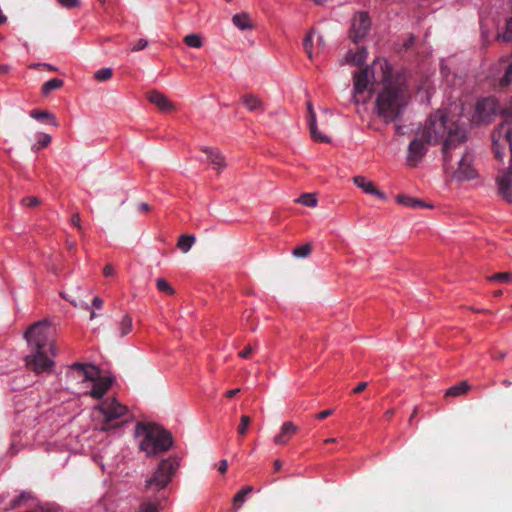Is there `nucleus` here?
I'll return each instance as SVG.
<instances>
[{"label": "nucleus", "mask_w": 512, "mask_h": 512, "mask_svg": "<svg viewBox=\"0 0 512 512\" xmlns=\"http://www.w3.org/2000/svg\"><path fill=\"white\" fill-rule=\"evenodd\" d=\"M148 46V41L145 39H139L137 40L132 46H131V52H137L140 50L145 49Z\"/></svg>", "instance_id": "58836bf2"}, {"label": "nucleus", "mask_w": 512, "mask_h": 512, "mask_svg": "<svg viewBox=\"0 0 512 512\" xmlns=\"http://www.w3.org/2000/svg\"><path fill=\"white\" fill-rule=\"evenodd\" d=\"M489 281L500 282V283H511L512 273L511 272H499L488 277Z\"/></svg>", "instance_id": "473e14b6"}, {"label": "nucleus", "mask_w": 512, "mask_h": 512, "mask_svg": "<svg viewBox=\"0 0 512 512\" xmlns=\"http://www.w3.org/2000/svg\"><path fill=\"white\" fill-rule=\"evenodd\" d=\"M103 416L101 431H108L110 429L119 428L124 421L116 422L115 420L124 417L128 413V408L119 403L115 398H107L103 400L97 407Z\"/></svg>", "instance_id": "6e6552de"}, {"label": "nucleus", "mask_w": 512, "mask_h": 512, "mask_svg": "<svg viewBox=\"0 0 512 512\" xmlns=\"http://www.w3.org/2000/svg\"><path fill=\"white\" fill-rule=\"evenodd\" d=\"M132 331V318L129 315H124L119 323V336L123 337Z\"/></svg>", "instance_id": "c85d7f7f"}, {"label": "nucleus", "mask_w": 512, "mask_h": 512, "mask_svg": "<svg viewBox=\"0 0 512 512\" xmlns=\"http://www.w3.org/2000/svg\"><path fill=\"white\" fill-rule=\"evenodd\" d=\"M147 99L163 112H170L175 110L174 103L159 91L154 90L149 92L147 94Z\"/></svg>", "instance_id": "f8f14e48"}, {"label": "nucleus", "mask_w": 512, "mask_h": 512, "mask_svg": "<svg viewBox=\"0 0 512 512\" xmlns=\"http://www.w3.org/2000/svg\"><path fill=\"white\" fill-rule=\"evenodd\" d=\"M310 253L311 246L309 244L301 245L293 251V255L299 258L307 257Z\"/></svg>", "instance_id": "e433bc0d"}, {"label": "nucleus", "mask_w": 512, "mask_h": 512, "mask_svg": "<svg viewBox=\"0 0 512 512\" xmlns=\"http://www.w3.org/2000/svg\"><path fill=\"white\" fill-rule=\"evenodd\" d=\"M30 497V494L29 493H26V492H23L21 493L17 498H15L13 501H12V507L13 508H17L19 507L23 501H25L26 499H28Z\"/></svg>", "instance_id": "ea45409f"}, {"label": "nucleus", "mask_w": 512, "mask_h": 512, "mask_svg": "<svg viewBox=\"0 0 512 512\" xmlns=\"http://www.w3.org/2000/svg\"><path fill=\"white\" fill-rule=\"evenodd\" d=\"M113 76V70L111 68H101L95 72L94 78L97 81H107Z\"/></svg>", "instance_id": "f704fd0d"}, {"label": "nucleus", "mask_w": 512, "mask_h": 512, "mask_svg": "<svg viewBox=\"0 0 512 512\" xmlns=\"http://www.w3.org/2000/svg\"><path fill=\"white\" fill-rule=\"evenodd\" d=\"M252 422V419L248 415H242L240 419V423L237 427V434L240 438H243L248 431V428Z\"/></svg>", "instance_id": "c756f323"}, {"label": "nucleus", "mask_w": 512, "mask_h": 512, "mask_svg": "<svg viewBox=\"0 0 512 512\" xmlns=\"http://www.w3.org/2000/svg\"><path fill=\"white\" fill-rule=\"evenodd\" d=\"M10 70V67L8 65L2 64L0 65V74H6Z\"/></svg>", "instance_id": "4d7b16f0"}, {"label": "nucleus", "mask_w": 512, "mask_h": 512, "mask_svg": "<svg viewBox=\"0 0 512 512\" xmlns=\"http://www.w3.org/2000/svg\"><path fill=\"white\" fill-rule=\"evenodd\" d=\"M150 210H151V207H150V205H149V204H147V203L142 202V203H140V204L138 205V211H139V212H148V211H150Z\"/></svg>", "instance_id": "864d4df0"}, {"label": "nucleus", "mask_w": 512, "mask_h": 512, "mask_svg": "<svg viewBox=\"0 0 512 512\" xmlns=\"http://www.w3.org/2000/svg\"><path fill=\"white\" fill-rule=\"evenodd\" d=\"M195 241H196V238L194 235L184 234L179 237L178 242H177V247L183 253H187L191 249V247L193 246Z\"/></svg>", "instance_id": "393cba45"}, {"label": "nucleus", "mask_w": 512, "mask_h": 512, "mask_svg": "<svg viewBox=\"0 0 512 512\" xmlns=\"http://www.w3.org/2000/svg\"><path fill=\"white\" fill-rule=\"evenodd\" d=\"M336 442V439L335 438H328L325 440V443L328 444V443H334Z\"/></svg>", "instance_id": "69168bd1"}, {"label": "nucleus", "mask_w": 512, "mask_h": 512, "mask_svg": "<svg viewBox=\"0 0 512 512\" xmlns=\"http://www.w3.org/2000/svg\"><path fill=\"white\" fill-rule=\"evenodd\" d=\"M381 81L380 67H374V62L371 66H367L354 74V101L355 103L364 102L361 95L366 91H371L374 82Z\"/></svg>", "instance_id": "1a4fd4ad"}, {"label": "nucleus", "mask_w": 512, "mask_h": 512, "mask_svg": "<svg viewBox=\"0 0 512 512\" xmlns=\"http://www.w3.org/2000/svg\"><path fill=\"white\" fill-rule=\"evenodd\" d=\"M415 42V37L410 35L408 39L404 42V46L406 49L410 48Z\"/></svg>", "instance_id": "5fc2aeb1"}, {"label": "nucleus", "mask_w": 512, "mask_h": 512, "mask_svg": "<svg viewBox=\"0 0 512 512\" xmlns=\"http://www.w3.org/2000/svg\"><path fill=\"white\" fill-rule=\"evenodd\" d=\"M397 202L399 204L404 205V206L415 208V209H420V208L428 207V205H426L421 200L416 199V198H412V197L406 196V195H398L397 196Z\"/></svg>", "instance_id": "412c9836"}, {"label": "nucleus", "mask_w": 512, "mask_h": 512, "mask_svg": "<svg viewBox=\"0 0 512 512\" xmlns=\"http://www.w3.org/2000/svg\"><path fill=\"white\" fill-rule=\"evenodd\" d=\"M307 110H308L309 130H310V134H311V137L313 138V140H315L317 142H321V143L329 142L330 139L318 131L317 122H316V114H315V111H314V108H313V105L311 102L307 103Z\"/></svg>", "instance_id": "ddd939ff"}, {"label": "nucleus", "mask_w": 512, "mask_h": 512, "mask_svg": "<svg viewBox=\"0 0 512 512\" xmlns=\"http://www.w3.org/2000/svg\"><path fill=\"white\" fill-rule=\"evenodd\" d=\"M30 116L38 121L50 120L52 125H58L55 116L47 111L32 110Z\"/></svg>", "instance_id": "cd10ccee"}, {"label": "nucleus", "mask_w": 512, "mask_h": 512, "mask_svg": "<svg viewBox=\"0 0 512 512\" xmlns=\"http://www.w3.org/2000/svg\"><path fill=\"white\" fill-rule=\"evenodd\" d=\"M506 356V353L503 351H495L492 353V358L496 360H502Z\"/></svg>", "instance_id": "603ef678"}, {"label": "nucleus", "mask_w": 512, "mask_h": 512, "mask_svg": "<svg viewBox=\"0 0 512 512\" xmlns=\"http://www.w3.org/2000/svg\"><path fill=\"white\" fill-rule=\"evenodd\" d=\"M136 434L143 437L139 447L147 456L166 452L173 444L170 432L154 423H137Z\"/></svg>", "instance_id": "423d86ee"}, {"label": "nucleus", "mask_w": 512, "mask_h": 512, "mask_svg": "<svg viewBox=\"0 0 512 512\" xmlns=\"http://www.w3.org/2000/svg\"><path fill=\"white\" fill-rule=\"evenodd\" d=\"M253 487L252 486H246L243 489H241L232 499V506H233V512H237L243 503L246 501V497L252 493Z\"/></svg>", "instance_id": "aec40b11"}, {"label": "nucleus", "mask_w": 512, "mask_h": 512, "mask_svg": "<svg viewBox=\"0 0 512 512\" xmlns=\"http://www.w3.org/2000/svg\"><path fill=\"white\" fill-rule=\"evenodd\" d=\"M7 18L3 14L2 10L0 9V25L4 24L6 22Z\"/></svg>", "instance_id": "e2e57ef3"}, {"label": "nucleus", "mask_w": 512, "mask_h": 512, "mask_svg": "<svg viewBox=\"0 0 512 512\" xmlns=\"http://www.w3.org/2000/svg\"><path fill=\"white\" fill-rule=\"evenodd\" d=\"M92 305L96 309H101L103 307V300L100 297L96 296L92 301Z\"/></svg>", "instance_id": "8fccbe9b"}, {"label": "nucleus", "mask_w": 512, "mask_h": 512, "mask_svg": "<svg viewBox=\"0 0 512 512\" xmlns=\"http://www.w3.org/2000/svg\"><path fill=\"white\" fill-rule=\"evenodd\" d=\"M24 336L30 349V354L25 357L28 369L37 374L50 371L55 364L52 360L55 344L50 323L38 321L26 330Z\"/></svg>", "instance_id": "7ed1b4c3"}, {"label": "nucleus", "mask_w": 512, "mask_h": 512, "mask_svg": "<svg viewBox=\"0 0 512 512\" xmlns=\"http://www.w3.org/2000/svg\"><path fill=\"white\" fill-rule=\"evenodd\" d=\"M505 65L503 67L504 69V75L499 81V85L501 88H504L508 86L512 82V60L506 64V61H503L500 65Z\"/></svg>", "instance_id": "bb28decb"}, {"label": "nucleus", "mask_w": 512, "mask_h": 512, "mask_svg": "<svg viewBox=\"0 0 512 512\" xmlns=\"http://www.w3.org/2000/svg\"><path fill=\"white\" fill-rule=\"evenodd\" d=\"M103 274L104 276L106 277H109V276H112L114 274V268L112 265H106L104 268H103Z\"/></svg>", "instance_id": "09e8293b"}, {"label": "nucleus", "mask_w": 512, "mask_h": 512, "mask_svg": "<svg viewBox=\"0 0 512 512\" xmlns=\"http://www.w3.org/2000/svg\"><path fill=\"white\" fill-rule=\"evenodd\" d=\"M63 298H65L66 300H68L71 304H73L74 306H77V303L71 299H69L66 294L62 293L61 294Z\"/></svg>", "instance_id": "0e129e2a"}, {"label": "nucleus", "mask_w": 512, "mask_h": 512, "mask_svg": "<svg viewBox=\"0 0 512 512\" xmlns=\"http://www.w3.org/2000/svg\"><path fill=\"white\" fill-rule=\"evenodd\" d=\"M503 384H504L505 386H509V385H511V382H510V381H508V380H504V381H503Z\"/></svg>", "instance_id": "774afa93"}, {"label": "nucleus", "mask_w": 512, "mask_h": 512, "mask_svg": "<svg viewBox=\"0 0 512 512\" xmlns=\"http://www.w3.org/2000/svg\"><path fill=\"white\" fill-rule=\"evenodd\" d=\"M497 114L503 117V121L492 133L493 151L495 157L502 160L505 149L509 148L511 158L509 169L501 171L497 175L496 181L499 194L508 202H512V104L501 108L494 97L483 98L475 105L472 122L488 124L494 120Z\"/></svg>", "instance_id": "f257e3e1"}, {"label": "nucleus", "mask_w": 512, "mask_h": 512, "mask_svg": "<svg viewBox=\"0 0 512 512\" xmlns=\"http://www.w3.org/2000/svg\"><path fill=\"white\" fill-rule=\"evenodd\" d=\"M317 41H318V51H320L324 47V41L321 36H318Z\"/></svg>", "instance_id": "bf43d9fd"}, {"label": "nucleus", "mask_w": 512, "mask_h": 512, "mask_svg": "<svg viewBox=\"0 0 512 512\" xmlns=\"http://www.w3.org/2000/svg\"><path fill=\"white\" fill-rule=\"evenodd\" d=\"M232 22L240 30H247L252 28L249 15L246 13L235 14L232 18Z\"/></svg>", "instance_id": "5701e85b"}, {"label": "nucleus", "mask_w": 512, "mask_h": 512, "mask_svg": "<svg viewBox=\"0 0 512 512\" xmlns=\"http://www.w3.org/2000/svg\"><path fill=\"white\" fill-rule=\"evenodd\" d=\"M374 67H380L381 81L384 84L376 98L377 114L386 123H391L404 111L410 99V93L405 77L401 74H393L386 60H375Z\"/></svg>", "instance_id": "f03ea898"}, {"label": "nucleus", "mask_w": 512, "mask_h": 512, "mask_svg": "<svg viewBox=\"0 0 512 512\" xmlns=\"http://www.w3.org/2000/svg\"><path fill=\"white\" fill-rule=\"evenodd\" d=\"M354 184L361 188L365 193L375 195L380 199H385V194L379 191L373 184V182L367 180L363 176H355L353 177Z\"/></svg>", "instance_id": "2eb2a0df"}, {"label": "nucleus", "mask_w": 512, "mask_h": 512, "mask_svg": "<svg viewBox=\"0 0 512 512\" xmlns=\"http://www.w3.org/2000/svg\"><path fill=\"white\" fill-rule=\"evenodd\" d=\"M95 317H96V313L92 311L90 314V319L93 320Z\"/></svg>", "instance_id": "338daca9"}, {"label": "nucleus", "mask_w": 512, "mask_h": 512, "mask_svg": "<svg viewBox=\"0 0 512 512\" xmlns=\"http://www.w3.org/2000/svg\"><path fill=\"white\" fill-rule=\"evenodd\" d=\"M296 202L307 207H315L317 205V198L314 194L304 193L296 200Z\"/></svg>", "instance_id": "2f4dec72"}, {"label": "nucleus", "mask_w": 512, "mask_h": 512, "mask_svg": "<svg viewBox=\"0 0 512 512\" xmlns=\"http://www.w3.org/2000/svg\"><path fill=\"white\" fill-rule=\"evenodd\" d=\"M366 57L367 51L364 47H361L356 52L349 51L346 55V62L360 66L365 62Z\"/></svg>", "instance_id": "a211bd4d"}, {"label": "nucleus", "mask_w": 512, "mask_h": 512, "mask_svg": "<svg viewBox=\"0 0 512 512\" xmlns=\"http://www.w3.org/2000/svg\"><path fill=\"white\" fill-rule=\"evenodd\" d=\"M228 469V463L226 460H221L219 463L218 470L220 473L224 474Z\"/></svg>", "instance_id": "3c124183"}, {"label": "nucleus", "mask_w": 512, "mask_h": 512, "mask_svg": "<svg viewBox=\"0 0 512 512\" xmlns=\"http://www.w3.org/2000/svg\"><path fill=\"white\" fill-rule=\"evenodd\" d=\"M241 390L239 388H236V389H232V390H229L226 392V397L228 398H232L234 396H236Z\"/></svg>", "instance_id": "6e6d98bb"}, {"label": "nucleus", "mask_w": 512, "mask_h": 512, "mask_svg": "<svg viewBox=\"0 0 512 512\" xmlns=\"http://www.w3.org/2000/svg\"><path fill=\"white\" fill-rule=\"evenodd\" d=\"M417 414H418V408L415 407L413 412H412V414H411V416H410V418H409V423L412 422V420L417 416Z\"/></svg>", "instance_id": "052dcab7"}, {"label": "nucleus", "mask_w": 512, "mask_h": 512, "mask_svg": "<svg viewBox=\"0 0 512 512\" xmlns=\"http://www.w3.org/2000/svg\"><path fill=\"white\" fill-rule=\"evenodd\" d=\"M111 386V380L108 378H100L94 382L93 387L90 391V395L93 398H102Z\"/></svg>", "instance_id": "f3484780"}, {"label": "nucleus", "mask_w": 512, "mask_h": 512, "mask_svg": "<svg viewBox=\"0 0 512 512\" xmlns=\"http://www.w3.org/2000/svg\"><path fill=\"white\" fill-rule=\"evenodd\" d=\"M428 143L423 139L422 133H418L417 136L410 142L407 153V164L410 167H415L422 160L427 152Z\"/></svg>", "instance_id": "9b49d317"}, {"label": "nucleus", "mask_w": 512, "mask_h": 512, "mask_svg": "<svg viewBox=\"0 0 512 512\" xmlns=\"http://www.w3.org/2000/svg\"><path fill=\"white\" fill-rule=\"evenodd\" d=\"M254 350V347L252 345H247L242 351L239 352V356L241 358L247 359L250 357Z\"/></svg>", "instance_id": "c03bdc74"}, {"label": "nucleus", "mask_w": 512, "mask_h": 512, "mask_svg": "<svg viewBox=\"0 0 512 512\" xmlns=\"http://www.w3.org/2000/svg\"><path fill=\"white\" fill-rule=\"evenodd\" d=\"M371 26V21L368 13L366 12H358L355 14L350 30V38L354 43H357L361 39H363Z\"/></svg>", "instance_id": "9d476101"}, {"label": "nucleus", "mask_w": 512, "mask_h": 512, "mask_svg": "<svg viewBox=\"0 0 512 512\" xmlns=\"http://www.w3.org/2000/svg\"><path fill=\"white\" fill-rule=\"evenodd\" d=\"M298 428L292 422H284L280 433L275 436L274 442L277 445H285L288 443L290 438L297 432Z\"/></svg>", "instance_id": "4468645a"}, {"label": "nucleus", "mask_w": 512, "mask_h": 512, "mask_svg": "<svg viewBox=\"0 0 512 512\" xmlns=\"http://www.w3.org/2000/svg\"><path fill=\"white\" fill-rule=\"evenodd\" d=\"M38 142L32 147L33 151H38L47 147L51 142V136L49 134L40 133L37 135Z\"/></svg>", "instance_id": "72a5a7b5"}, {"label": "nucleus", "mask_w": 512, "mask_h": 512, "mask_svg": "<svg viewBox=\"0 0 512 512\" xmlns=\"http://www.w3.org/2000/svg\"><path fill=\"white\" fill-rule=\"evenodd\" d=\"M466 141V129L452 130L442 148L444 170L456 181L471 180L477 176L473 155L464 145Z\"/></svg>", "instance_id": "20e7f679"}, {"label": "nucleus", "mask_w": 512, "mask_h": 512, "mask_svg": "<svg viewBox=\"0 0 512 512\" xmlns=\"http://www.w3.org/2000/svg\"><path fill=\"white\" fill-rule=\"evenodd\" d=\"M22 204L27 207H36L40 204V199L36 196H28L22 199Z\"/></svg>", "instance_id": "4c0bfd02"}, {"label": "nucleus", "mask_w": 512, "mask_h": 512, "mask_svg": "<svg viewBox=\"0 0 512 512\" xmlns=\"http://www.w3.org/2000/svg\"><path fill=\"white\" fill-rule=\"evenodd\" d=\"M30 69L44 68L49 71H57V68L47 63H36L29 66Z\"/></svg>", "instance_id": "79ce46f5"}, {"label": "nucleus", "mask_w": 512, "mask_h": 512, "mask_svg": "<svg viewBox=\"0 0 512 512\" xmlns=\"http://www.w3.org/2000/svg\"><path fill=\"white\" fill-rule=\"evenodd\" d=\"M179 459L169 457L163 459L153 475L145 482V492L148 497L143 500L139 506L138 512H158L162 499H165L164 493L156 495L164 490L172 480L177 469L179 468Z\"/></svg>", "instance_id": "39448f33"}, {"label": "nucleus", "mask_w": 512, "mask_h": 512, "mask_svg": "<svg viewBox=\"0 0 512 512\" xmlns=\"http://www.w3.org/2000/svg\"><path fill=\"white\" fill-rule=\"evenodd\" d=\"M157 289L160 292L166 293L168 295L174 294V289L170 286V284L163 278H159L156 281Z\"/></svg>", "instance_id": "c9c22d12"}, {"label": "nucleus", "mask_w": 512, "mask_h": 512, "mask_svg": "<svg viewBox=\"0 0 512 512\" xmlns=\"http://www.w3.org/2000/svg\"><path fill=\"white\" fill-rule=\"evenodd\" d=\"M460 129L465 128L458 123L451 122L445 113L438 110L427 119L421 133L427 143L437 144L441 141L444 143L449 137L450 131Z\"/></svg>", "instance_id": "0eeeda50"}, {"label": "nucleus", "mask_w": 512, "mask_h": 512, "mask_svg": "<svg viewBox=\"0 0 512 512\" xmlns=\"http://www.w3.org/2000/svg\"><path fill=\"white\" fill-rule=\"evenodd\" d=\"M183 42L191 48H201L203 46L202 36L198 33L188 34L183 38Z\"/></svg>", "instance_id": "a878e982"}, {"label": "nucleus", "mask_w": 512, "mask_h": 512, "mask_svg": "<svg viewBox=\"0 0 512 512\" xmlns=\"http://www.w3.org/2000/svg\"><path fill=\"white\" fill-rule=\"evenodd\" d=\"M368 383L367 382H360L354 389L353 393L359 394L363 392L367 388Z\"/></svg>", "instance_id": "49530a36"}, {"label": "nucleus", "mask_w": 512, "mask_h": 512, "mask_svg": "<svg viewBox=\"0 0 512 512\" xmlns=\"http://www.w3.org/2000/svg\"><path fill=\"white\" fill-rule=\"evenodd\" d=\"M394 412H395V411H394V409H390V410L386 411V413H385V417H386L388 420H389V419H391V417L394 415Z\"/></svg>", "instance_id": "680f3d73"}, {"label": "nucleus", "mask_w": 512, "mask_h": 512, "mask_svg": "<svg viewBox=\"0 0 512 512\" xmlns=\"http://www.w3.org/2000/svg\"><path fill=\"white\" fill-rule=\"evenodd\" d=\"M64 82L61 79L53 78L45 82L41 87L43 96H48L52 91L57 90L63 86Z\"/></svg>", "instance_id": "b1692460"}, {"label": "nucleus", "mask_w": 512, "mask_h": 512, "mask_svg": "<svg viewBox=\"0 0 512 512\" xmlns=\"http://www.w3.org/2000/svg\"><path fill=\"white\" fill-rule=\"evenodd\" d=\"M332 413H333V410H331V409L324 410V411L318 413L316 415V418L319 420H323V419L327 418L328 416H330Z\"/></svg>", "instance_id": "de8ad7c7"}, {"label": "nucleus", "mask_w": 512, "mask_h": 512, "mask_svg": "<svg viewBox=\"0 0 512 512\" xmlns=\"http://www.w3.org/2000/svg\"><path fill=\"white\" fill-rule=\"evenodd\" d=\"M241 99L243 104L247 107L249 111L254 112L263 110V103L257 96L253 94H248L242 96Z\"/></svg>", "instance_id": "6ab92c4d"}, {"label": "nucleus", "mask_w": 512, "mask_h": 512, "mask_svg": "<svg viewBox=\"0 0 512 512\" xmlns=\"http://www.w3.org/2000/svg\"><path fill=\"white\" fill-rule=\"evenodd\" d=\"M313 37H314V31L311 30L303 41V47L304 51L306 52L309 59H313Z\"/></svg>", "instance_id": "7c9ffc66"}, {"label": "nucleus", "mask_w": 512, "mask_h": 512, "mask_svg": "<svg viewBox=\"0 0 512 512\" xmlns=\"http://www.w3.org/2000/svg\"><path fill=\"white\" fill-rule=\"evenodd\" d=\"M470 389V386L466 381H461L453 386H451L449 389H447L445 396L446 397H458L461 395H464L467 393V391Z\"/></svg>", "instance_id": "4be33fe9"}, {"label": "nucleus", "mask_w": 512, "mask_h": 512, "mask_svg": "<svg viewBox=\"0 0 512 512\" xmlns=\"http://www.w3.org/2000/svg\"><path fill=\"white\" fill-rule=\"evenodd\" d=\"M80 222H81V218H80V215H79V214H74V215H72V217H71V223H72V225H74L75 227H77V228H78V230H79L80 232H82V226H81Z\"/></svg>", "instance_id": "a18cd8bd"}, {"label": "nucleus", "mask_w": 512, "mask_h": 512, "mask_svg": "<svg viewBox=\"0 0 512 512\" xmlns=\"http://www.w3.org/2000/svg\"><path fill=\"white\" fill-rule=\"evenodd\" d=\"M60 5L65 8L71 9L79 5V0H58Z\"/></svg>", "instance_id": "37998d69"}, {"label": "nucleus", "mask_w": 512, "mask_h": 512, "mask_svg": "<svg viewBox=\"0 0 512 512\" xmlns=\"http://www.w3.org/2000/svg\"><path fill=\"white\" fill-rule=\"evenodd\" d=\"M201 151L207 154L210 163L213 165V168L221 171L226 167V162L224 156L217 150L209 147H202Z\"/></svg>", "instance_id": "dca6fc26"}, {"label": "nucleus", "mask_w": 512, "mask_h": 512, "mask_svg": "<svg viewBox=\"0 0 512 512\" xmlns=\"http://www.w3.org/2000/svg\"><path fill=\"white\" fill-rule=\"evenodd\" d=\"M282 468V462L280 460L274 461V469L275 471H279Z\"/></svg>", "instance_id": "13d9d810"}, {"label": "nucleus", "mask_w": 512, "mask_h": 512, "mask_svg": "<svg viewBox=\"0 0 512 512\" xmlns=\"http://www.w3.org/2000/svg\"><path fill=\"white\" fill-rule=\"evenodd\" d=\"M73 369H78V370H81L84 375H85V378L87 380H90V381H94V378L91 374H89V372L87 371L86 369V365L82 364V363H75L73 364L72 366Z\"/></svg>", "instance_id": "a19ab883"}]
</instances>
